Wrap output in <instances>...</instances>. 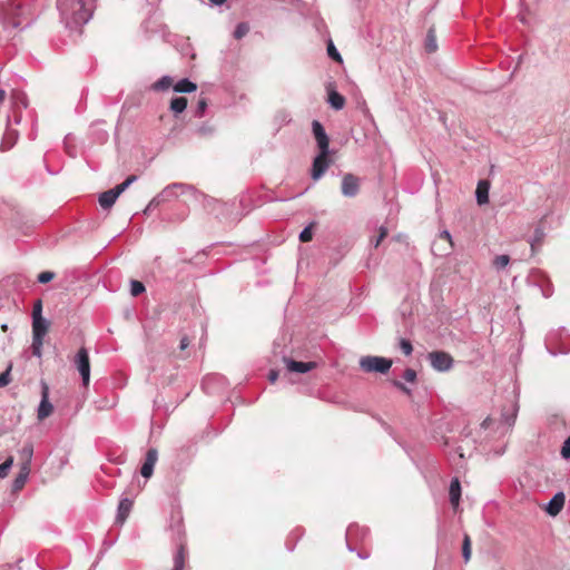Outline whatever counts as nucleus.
<instances>
[{
    "instance_id": "f257e3e1",
    "label": "nucleus",
    "mask_w": 570,
    "mask_h": 570,
    "mask_svg": "<svg viewBox=\"0 0 570 570\" xmlns=\"http://www.w3.org/2000/svg\"><path fill=\"white\" fill-rule=\"evenodd\" d=\"M96 0H57L60 20L70 30H80L92 17Z\"/></svg>"
},
{
    "instance_id": "f03ea898",
    "label": "nucleus",
    "mask_w": 570,
    "mask_h": 570,
    "mask_svg": "<svg viewBox=\"0 0 570 570\" xmlns=\"http://www.w3.org/2000/svg\"><path fill=\"white\" fill-rule=\"evenodd\" d=\"M36 8H24L20 1L0 2V23L3 30L26 29L36 20Z\"/></svg>"
},
{
    "instance_id": "7ed1b4c3",
    "label": "nucleus",
    "mask_w": 570,
    "mask_h": 570,
    "mask_svg": "<svg viewBox=\"0 0 570 570\" xmlns=\"http://www.w3.org/2000/svg\"><path fill=\"white\" fill-rule=\"evenodd\" d=\"M519 412V403L517 395H512L501 409L499 419L488 416L481 428L484 430H493L501 435L507 434L513 428Z\"/></svg>"
},
{
    "instance_id": "20e7f679",
    "label": "nucleus",
    "mask_w": 570,
    "mask_h": 570,
    "mask_svg": "<svg viewBox=\"0 0 570 570\" xmlns=\"http://www.w3.org/2000/svg\"><path fill=\"white\" fill-rule=\"evenodd\" d=\"M187 190L195 193V188L191 185L184 183H173L167 185L159 194L151 199L153 206H160L166 202L178 197L179 194H184Z\"/></svg>"
},
{
    "instance_id": "39448f33",
    "label": "nucleus",
    "mask_w": 570,
    "mask_h": 570,
    "mask_svg": "<svg viewBox=\"0 0 570 570\" xmlns=\"http://www.w3.org/2000/svg\"><path fill=\"white\" fill-rule=\"evenodd\" d=\"M392 360L382 356H363L360 360V367L366 373L385 374L392 366Z\"/></svg>"
},
{
    "instance_id": "423d86ee",
    "label": "nucleus",
    "mask_w": 570,
    "mask_h": 570,
    "mask_svg": "<svg viewBox=\"0 0 570 570\" xmlns=\"http://www.w3.org/2000/svg\"><path fill=\"white\" fill-rule=\"evenodd\" d=\"M431 367L436 372H449L453 365L454 360L450 353L444 351H432L426 355Z\"/></svg>"
},
{
    "instance_id": "0eeeda50",
    "label": "nucleus",
    "mask_w": 570,
    "mask_h": 570,
    "mask_svg": "<svg viewBox=\"0 0 570 570\" xmlns=\"http://www.w3.org/2000/svg\"><path fill=\"white\" fill-rule=\"evenodd\" d=\"M75 365L81 376L82 385L87 386L90 381V361L86 347H80L75 356Z\"/></svg>"
},
{
    "instance_id": "6e6552de",
    "label": "nucleus",
    "mask_w": 570,
    "mask_h": 570,
    "mask_svg": "<svg viewBox=\"0 0 570 570\" xmlns=\"http://www.w3.org/2000/svg\"><path fill=\"white\" fill-rule=\"evenodd\" d=\"M360 188L361 179L357 176L351 173H347L343 176L341 184V193L344 197H355L360 193Z\"/></svg>"
},
{
    "instance_id": "1a4fd4ad",
    "label": "nucleus",
    "mask_w": 570,
    "mask_h": 570,
    "mask_svg": "<svg viewBox=\"0 0 570 570\" xmlns=\"http://www.w3.org/2000/svg\"><path fill=\"white\" fill-rule=\"evenodd\" d=\"M312 132L316 140L318 150L324 154H331L330 137L326 134L324 126L318 120L312 121Z\"/></svg>"
},
{
    "instance_id": "9d476101",
    "label": "nucleus",
    "mask_w": 570,
    "mask_h": 570,
    "mask_svg": "<svg viewBox=\"0 0 570 570\" xmlns=\"http://www.w3.org/2000/svg\"><path fill=\"white\" fill-rule=\"evenodd\" d=\"M370 534L366 527H361L356 523L350 524L346 530V547L350 551H354L352 541H364Z\"/></svg>"
},
{
    "instance_id": "9b49d317",
    "label": "nucleus",
    "mask_w": 570,
    "mask_h": 570,
    "mask_svg": "<svg viewBox=\"0 0 570 570\" xmlns=\"http://www.w3.org/2000/svg\"><path fill=\"white\" fill-rule=\"evenodd\" d=\"M331 154L318 153V155L313 159L311 176L314 180H318L330 167L328 156Z\"/></svg>"
},
{
    "instance_id": "f8f14e48",
    "label": "nucleus",
    "mask_w": 570,
    "mask_h": 570,
    "mask_svg": "<svg viewBox=\"0 0 570 570\" xmlns=\"http://www.w3.org/2000/svg\"><path fill=\"white\" fill-rule=\"evenodd\" d=\"M158 460V451L155 448H150L146 452L145 461L141 465L140 473L145 479H149L154 473L155 464Z\"/></svg>"
},
{
    "instance_id": "ddd939ff",
    "label": "nucleus",
    "mask_w": 570,
    "mask_h": 570,
    "mask_svg": "<svg viewBox=\"0 0 570 570\" xmlns=\"http://www.w3.org/2000/svg\"><path fill=\"white\" fill-rule=\"evenodd\" d=\"M284 363L288 372L295 373H307L317 366L316 362H302L288 357H284Z\"/></svg>"
},
{
    "instance_id": "4468645a",
    "label": "nucleus",
    "mask_w": 570,
    "mask_h": 570,
    "mask_svg": "<svg viewBox=\"0 0 570 570\" xmlns=\"http://www.w3.org/2000/svg\"><path fill=\"white\" fill-rule=\"evenodd\" d=\"M566 502V495L562 491L557 492L548 502L546 507V512L551 515L556 517L558 515Z\"/></svg>"
},
{
    "instance_id": "2eb2a0df",
    "label": "nucleus",
    "mask_w": 570,
    "mask_h": 570,
    "mask_svg": "<svg viewBox=\"0 0 570 570\" xmlns=\"http://www.w3.org/2000/svg\"><path fill=\"white\" fill-rule=\"evenodd\" d=\"M53 411V405L49 401L48 395V386L46 384L42 385L41 401L38 406V419L43 420L48 417Z\"/></svg>"
},
{
    "instance_id": "dca6fc26",
    "label": "nucleus",
    "mask_w": 570,
    "mask_h": 570,
    "mask_svg": "<svg viewBox=\"0 0 570 570\" xmlns=\"http://www.w3.org/2000/svg\"><path fill=\"white\" fill-rule=\"evenodd\" d=\"M187 556L186 544L183 539H179L177 549L174 554V567L173 570H184L185 561Z\"/></svg>"
},
{
    "instance_id": "f3484780",
    "label": "nucleus",
    "mask_w": 570,
    "mask_h": 570,
    "mask_svg": "<svg viewBox=\"0 0 570 570\" xmlns=\"http://www.w3.org/2000/svg\"><path fill=\"white\" fill-rule=\"evenodd\" d=\"M18 137V131L16 129L10 128V126H7V129L0 142V150L6 151L11 149L16 145Z\"/></svg>"
},
{
    "instance_id": "a211bd4d",
    "label": "nucleus",
    "mask_w": 570,
    "mask_h": 570,
    "mask_svg": "<svg viewBox=\"0 0 570 570\" xmlns=\"http://www.w3.org/2000/svg\"><path fill=\"white\" fill-rule=\"evenodd\" d=\"M132 500L128 498H124L120 500L117 509L116 522L122 524L128 518L131 509H132Z\"/></svg>"
},
{
    "instance_id": "6ab92c4d",
    "label": "nucleus",
    "mask_w": 570,
    "mask_h": 570,
    "mask_svg": "<svg viewBox=\"0 0 570 570\" xmlns=\"http://www.w3.org/2000/svg\"><path fill=\"white\" fill-rule=\"evenodd\" d=\"M49 323L43 317H35L32 320V337L33 338H45L48 332Z\"/></svg>"
},
{
    "instance_id": "aec40b11",
    "label": "nucleus",
    "mask_w": 570,
    "mask_h": 570,
    "mask_svg": "<svg viewBox=\"0 0 570 570\" xmlns=\"http://www.w3.org/2000/svg\"><path fill=\"white\" fill-rule=\"evenodd\" d=\"M327 102L335 110H341L345 106V98L334 88H327Z\"/></svg>"
},
{
    "instance_id": "412c9836",
    "label": "nucleus",
    "mask_w": 570,
    "mask_h": 570,
    "mask_svg": "<svg viewBox=\"0 0 570 570\" xmlns=\"http://www.w3.org/2000/svg\"><path fill=\"white\" fill-rule=\"evenodd\" d=\"M29 473H30V468L28 466V463H22L19 473L17 474V476L14 478V480L12 482L13 491H20L24 487V484L28 480Z\"/></svg>"
},
{
    "instance_id": "4be33fe9",
    "label": "nucleus",
    "mask_w": 570,
    "mask_h": 570,
    "mask_svg": "<svg viewBox=\"0 0 570 570\" xmlns=\"http://www.w3.org/2000/svg\"><path fill=\"white\" fill-rule=\"evenodd\" d=\"M119 194L115 190V188H111L101 193L99 195L98 202L104 209H108L116 203Z\"/></svg>"
},
{
    "instance_id": "5701e85b",
    "label": "nucleus",
    "mask_w": 570,
    "mask_h": 570,
    "mask_svg": "<svg viewBox=\"0 0 570 570\" xmlns=\"http://www.w3.org/2000/svg\"><path fill=\"white\" fill-rule=\"evenodd\" d=\"M450 502L455 508L461 499V484L458 478H453L449 489Z\"/></svg>"
},
{
    "instance_id": "b1692460",
    "label": "nucleus",
    "mask_w": 570,
    "mask_h": 570,
    "mask_svg": "<svg viewBox=\"0 0 570 570\" xmlns=\"http://www.w3.org/2000/svg\"><path fill=\"white\" fill-rule=\"evenodd\" d=\"M197 90V85L189 80L188 78H184L178 80L174 85V91L180 92V94H190Z\"/></svg>"
},
{
    "instance_id": "393cba45",
    "label": "nucleus",
    "mask_w": 570,
    "mask_h": 570,
    "mask_svg": "<svg viewBox=\"0 0 570 570\" xmlns=\"http://www.w3.org/2000/svg\"><path fill=\"white\" fill-rule=\"evenodd\" d=\"M476 202L479 205L489 202V184L485 180H480L476 188Z\"/></svg>"
},
{
    "instance_id": "a878e982",
    "label": "nucleus",
    "mask_w": 570,
    "mask_h": 570,
    "mask_svg": "<svg viewBox=\"0 0 570 570\" xmlns=\"http://www.w3.org/2000/svg\"><path fill=\"white\" fill-rule=\"evenodd\" d=\"M215 127L210 122L205 121L195 128L194 135L199 138L212 137L215 134Z\"/></svg>"
},
{
    "instance_id": "bb28decb",
    "label": "nucleus",
    "mask_w": 570,
    "mask_h": 570,
    "mask_svg": "<svg viewBox=\"0 0 570 570\" xmlns=\"http://www.w3.org/2000/svg\"><path fill=\"white\" fill-rule=\"evenodd\" d=\"M546 233L541 226L534 229L533 236L530 239L531 250L534 253L542 244Z\"/></svg>"
},
{
    "instance_id": "cd10ccee",
    "label": "nucleus",
    "mask_w": 570,
    "mask_h": 570,
    "mask_svg": "<svg viewBox=\"0 0 570 570\" xmlns=\"http://www.w3.org/2000/svg\"><path fill=\"white\" fill-rule=\"evenodd\" d=\"M169 108L175 115H179L187 108V99L185 97H174L170 100Z\"/></svg>"
},
{
    "instance_id": "c85d7f7f",
    "label": "nucleus",
    "mask_w": 570,
    "mask_h": 570,
    "mask_svg": "<svg viewBox=\"0 0 570 570\" xmlns=\"http://www.w3.org/2000/svg\"><path fill=\"white\" fill-rule=\"evenodd\" d=\"M448 455H449L450 461L453 464L459 465V466L462 465V463L464 461V452H463L462 446H455V448L451 449L448 452Z\"/></svg>"
},
{
    "instance_id": "c756f323",
    "label": "nucleus",
    "mask_w": 570,
    "mask_h": 570,
    "mask_svg": "<svg viewBox=\"0 0 570 570\" xmlns=\"http://www.w3.org/2000/svg\"><path fill=\"white\" fill-rule=\"evenodd\" d=\"M173 78L170 76H163L160 79L151 85L154 91H164L171 87Z\"/></svg>"
},
{
    "instance_id": "7c9ffc66",
    "label": "nucleus",
    "mask_w": 570,
    "mask_h": 570,
    "mask_svg": "<svg viewBox=\"0 0 570 570\" xmlns=\"http://www.w3.org/2000/svg\"><path fill=\"white\" fill-rule=\"evenodd\" d=\"M12 108L26 109L28 107V99L23 92L16 91L11 96Z\"/></svg>"
},
{
    "instance_id": "2f4dec72",
    "label": "nucleus",
    "mask_w": 570,
    "mask_h": 570,
    "mask_svg": "<svg viewBox=\"0 0 570 570\" xmlns=\"http://www.w3.org/2000/svg\"><path fill=\"white\" fill-rule=\"evenodd\" d=\"M462 557H463L465 563L469 562V560L471 558V539L468 533H464V535H463Z\"/></svg>"
},
{
    "instance_id": "473e14b6",
    "label": "nucleus",
    "mask_w": 570,
    "mask_h": 570,
    "mask_svg": "<svg viewBox=\"0 0 570 570\" xmlns=\"http://www.w3.org/2000/svg\"><path fill=\"white\" fill-rule=\"evenodd\" d=\"M436 48H438V46H436L434 30L430 29L428 31L426 39H425V49L428 52H434L436 50Z\"/></svg>"
},
{
    "instance_id": "72a5a7b5",
    "label": "nucleus",
    "mask_w": 570,
    "mask_h": 570,
    "mask_svg": "<svg viewBox=\"0 0 570 570\" xmlns=\"http://www.w3.org/2000/svg\"><path fill=\"white\" fill-rule=\"evenodd\" d=\"M316 225L315 222H312L309 225H307L301 233H299V240L302 243H307L312 240L313 238V227Z\"/></svg>"
},
{
    "instance_id": "f704fd0d",
    "label": "nucleus",
    "mask_w": 570,
    "mask_h": 570,
    "mask_svg": "<svg viewBox=\"0 0 570 570\" xmlns=\"http://www.w3.org/2000/svg\"><path fill=\"white\" fill-rule=\"evenodd\" d=\"M219 380H220V377L217 375H208V376L204 377V380L202 382V387L204 389V391L206 393L210 394V393H213L212 385Z\"/></svg>"
},
{
    "instance_id": "c9c22d12",
    "label": "nucleus",
    "mask_w": 570,
    "mask_h": 570,
    "mask_svg": "<svg viewBox=\"0 0 570 570\" xmlns=\"http://www.w3.org/2000/svg\"><path fill=\"white\" fill-rule=\"evenodd\" d=\"M510 263V256L509 255H498L494 257L493 259V266L498 269V271H501L503 268H505Z\"/></svg>"
},
{
    "instance_id": "e433bc0d",
    "label": "nucleus",
    "mask_w": 570,
    "mask_h": 570,
    "mask_svg": "<svg viewBox=\"0 0 570 570\" xmlns=\"http://www.w3.org/2000/svg\"><path fill=\"white\" fill-rule=\"evenodd\" d=\"M146 291L145 285L140 281H130V294L134 297L141 295Z\"/></svg>"
},
{
    "instance_id": "4c0bfd02",
    "label": "nucleus",
    "mask_w": 570,
    "mask_h": 570,
    "mask_svg": "<svg viewBox=\"0 0 570 570\" xmlns=\"http://www.w3.org/2000/svg\"><path fill=\"white\" fill-rule=\"evenodd\" d=\"M137 176L136 175H130L128 176L125 181H122L121 184L115 186V190L120 195L122 194L132 183H135L137 180Z\"/></svg>"
},
{
    "instance_id": "58836bf2",
    "label": "nucleus",
    "mask_w": 570,
    "mask_h": 570,
    "mask_svg": "<svg viewBox=\"0 0 570 570\" xmlns=\"http://www.w3.org/2000/svg\"><path fill=\"white\" fill-rule=\"evenodd\" d=\"M249 31V26L246 23V22H239L235 30H234V38L235 39H242L243 37H245Z\"/></svg>"
},
{
    "instance_id": "ea45409f",
    "label": "nucleus",
    "mask_w": 570,
    "mask_h": 570,
    "mask_svg": "<svg viewBox=\"0 0 570 570\" xmlns=\"http://www.w3.org/2000/svg\"><path fill=\"white\" fill-rule=\"evenodd\" d=\"M42 345H43L42 338H33L32 337V344H31L32 354L38 358H40L42 356Z\"/></svg>"
},
{
    "instance_id": "a19ab883",
    "label": "nucleus",
    "mask_w": 570,
    "mask_h": 570,
    "mask_svg": "<svg viewBox=\"0 0 570 570\" xmlns=\"http://www.w3.org/2000/svg\"><path fill=\"white\" fill-rule=\"evenodd\" d=\"M33 455V448L31 444H27L21 450V458L23 459V463H28L30 468L31 459Z\"/></svg>"
},
{
    "instance_id": "79ce46f5",
    "label": "nucleus",
    "mask_w": 570,
    "mask_h": 570,
    "mask_svg": "<svg viewBox=\"0 0 570 570\" xmlns=\"http://www.w3.org/2000/svg\"><path fill=\"white\" fill-rule=\"evenodd\" d=\"M327 55L331 59L335 61H342V57L332 40H330L327 45Z\"/></svg>"
},
{
    "instance_id": "37998d69",
    "label": "nucleus",
    "mask_w": 570,
    "mask_h": 570,
    "mask_svg": "<svg viewBox=\"0 0 570 570\" xmlns=\"http://www.w3.org/2000/svg\"><path fill=\"white\" fill-rule=\"evenodd\" d=\"M13 464V458L9 456L4 462L0 464V479L6 478Z\"/></svg>"
},
{
    "instance_id": "c03bdc74",
    "label": "nucleus",
    "mask_w": 570,
    "mask_h": 570,
    "mask_svg": "<svg viewBox=\"0 0 570 570\" xmlns=\"http://www.w3.org/2000/svg\"><path fill=\"white\" fill-rule=\"evenodd\" d=\"M399 347L406 356L411 355L413 352L412 343L407 338H401L399 342Z\"/></svg>"
},
{
    "instance_id": "a18cd8bd",
    "label": "nucleus",
    "mask_w": 570,
    "mask_h": 570,
    "mask_svg": "<svg viewBox=\"0 0 570 570\" xmlns=\"http://www.w3.org/2000/svg\"><path fill=\"white\" fill-rule=\"evenodd\" d=\"M558 335H559V333H558V332H550V333L548 334V336L546 337V347H547L548 352H549L551 355H553V356H556V355L558 354V352H557V351H554V350L551 347V344H552V342L557 338V336H558Z\"/></svg>"
},
{
    "instance_id": "49530a36",
    "label": "nucleus",
    "mask_w": 570,
    "mask_h": 570,
    "mask_svg": "<svg viewBox=\"0 0 570 570\" xmlns=\"http://www.w3.org/2000/svg\"><path fill=\"white\" fill-rule=\"evenodd\" d=\"M207 108V101L205 98H202L198 100L197 106L194 110L195 117L202 118L206 111Z\"/></svg>"
},
{
    "instance_id": "de8ad7c7",
    "label": "nucleus",
    "mask_w": 570,
    "mask_h": 570,
    "mask_svg": "<svg viewBox=\"0 0 570 570\" xmlns=\"http://www.w3.org/2000/svg\"><path fill=\"white\" fill-rule=\"evenodd\" d=\"M56 274L53 272H50V271H46V272H42L38 275V282L40 284H46V283H49L50 281H52L55 278Z\"/></svg>"
},
{
    "instance_id": "09e8293b",
    "label": "nucleus",
    "mask_w": 570,
    "mask_h": 570,
    "mask_svg": "<svg viewBox=\"0 0 570 570\" xmlns=\"http://www.w3.org/2000/svg\"><path fill=\"white\" fill-rule=\"evenodd\" d=\"M21 121V114L18 108H12V115L8 116V125L10 126L11 122H14L16 125H19Z\"/></svg>"
},
{
    "instance_id": "8fccbe9b",
    "label": "nucleus",
    "mask_w": 570,
    "mask_h": 570,
    "mask_svg": "<svg viewBox=\"0 0 570 570\" xmlns=\"http://www.w3.org/2000/svg\"><path fill=\"white\" fill-rule=\"evenodd\" d=\"M10 371L11 365H9L8 368L0 374V387L6 386L11 382Z\"/></svg>"
},
{
    "instance_id": "3c124183",
    "label": "nucleus",
    "mask_w": 570,
    "mask_h": 570,
    "mask_svg": "<svg viewBox=\"0 0 570 570\" xmlns=\"http://www.w3.org/2000/svg\"><path fill=\"white\" fill-rule=\"evenodd\" d=\"M386 235H387V229H386V227L381 226V227H380V233H379L377 237H376L374 240H372L373 246H374V247H379V245H380V244H381V242L386 237Z\"/></svg>"
},
{
    "instance_id": "603ef678",
    "label": "nucleus",
    "mask_w": 570,
    "mask_h": 570,
    "mask_svg": "<svg viewBox=\"0 0 570 570\" xmlns=\"http://www.w3.org/2000/svg\"><path fill=\"white\" fill-rule=\"evenodd\" d=\"M561 455L563 459H570V436L566 439L561 448Z\"/></svg>"
},
{
    "instance_id": "864d4df0",
    "label": "nucleus",
    "mask_w": 570,
    "mask_h": 570,
    "mask_svg": "<svg viewBox=\"0 0 570 570\" xmlns=\"http://www.w3.org/2000/svg\"><path fill=\"white\" fill-rule=\"evenodd\" d=\"M403 379L406 382L413 383L416 380V372L413 368H406L403 373Z\"/></svg>"
},
{
    "instance_id": "5fc2aeb1",
    "label": "nucleus",
    "mask_w": 570,
    "mask_h": 570,
    "mask_svg": "<svg viewBox=\"0 0 570 570\" xmlns=\"http://www.w3.org/2000/svg\"><path fill=\"white\" fill-rule=\"evenodd\" d=\"M41 311H42V305H41V301L38 299L35 305H33V311H32V320H35V317H42L41 316Z\"/></svg>"
},
{
    "instance_id": "6e6d98bb",
    "label": "nucleus",
    "mask_w": 570,
    "mask_h": 570,
    "mask_svg": "<svg viewBox=\"0 0 570 570\" xmlns=\"http://www.w3.org/2000/svg\"><path fill=\"white\" fill-rule=\"evenodd\" d=\"M393 385L396 389L401 390L402 392H404L409 395L411 394V390L406 385H404L401 381H397V380L393 381Z\"/></svg>"
},
{
    "instance_id": "4d7b16f0",
    "label": "nucleus",
    "mask_w": 570,
    "mask_h": 570,
    "mask_svg": "<svg viewBox=\"0 0 570 570\" xmlns=\"http://www.w3.org/2000/svg\"><path fill=\"white\" fill-rule=\"evenodd\" d=\"M439 237L442 238V239H445L450 243V248L453 247V243H452V236L450 234L449 230H442L440 234H439Z\"/></svg>"
},
{
    "instance_id": "13d9d810",
    "label": "nucleus",
    "mask_w": 570,
    "mask_h": 570,
    "mask_svg": "<svg viewBox=\"0 0 570 570\" xmlns=\"http://www.w3.org/2000/svg\"><path fill=\"white\" fill-rule=\"evenodd\" d=\"M67 139H68V136L66 137L65 139V148H66V151L67 154L70 156V157H76L77 156V151L73 147L69 146L67 144Z\"/></svg>"
},
{
    "instance_id": "bf43d9fd",
    "label": "nucleus",
    "mask_w": 570,
    "mask_h": 570,
    "mask_svg": "<svg viewBox=\"0 0 570 570\" xmlns=\"http://www.w3.org/2000/svg\"><path fill=\"white\" fill-rule=\"evenodd\" d=\"M278 379V372L276 370H271L268 373V381L271 383H275Z\"/></svg>"
},
{
    "instance_id": "052dcab7",
    "label": "nucleus",
    "mask_w": 570,
    "mask_h": 570,
    "mask_svg": "<svg viewBox=\"0 0 570 570\" xmlns=\"http://www.w3.org/2000/svg\"><path fill=\"white\" fill-rule=\"evenodd\" d=\"M188 345H189V340H188V337H187V336L181 337L180 343H179V347H180V350H185V348H187V347H188Z\"/></svg>"
},
{
    "instance_id": "680f3d73",
    "label": "nucleus",
    "mask_w": 570,
    "mask_h": 570,
    "mask_svg": "<svg viewBox=\"0 0 570 570\" xmlns=\"http://www.w3.org/2000/svg\"><path fill=\"white\" fill-rule=\"evenodd\" d=\"M158 206H153L151 205V200L148 203V205L146 206L145 210H144V214H149L151 213L155 208H157Z\"/></svg>"
},
{
    "instance_id": "e2e57ef3",
    "label": "nucleus",
    "mask_w": 570,
    "mask_h": 570,
    "mask_svg": "<svg viewBox=\"0 0 570 570\" xmlns=\"http://www.w3.org/2000/svg\"><path fill=\"white\" fill-rule=\"evenodd\" d=\"M4 99H6V91L2 88H0V104H2L4 101Z\"/></svg>"
},
{
    "instance_id": "0e129e2a",
    "label": "nucleus",
    "mask_w": 570,
    "mask_h": 570,
    "mask_svg": "<svg viewBox=\"0 0 570 570\" xmlns=\"http://www.w3.org/2000/svg\"><path fill=\"white\" fill-rule=\"evenodd\" d=\"M215 6H222L226 0H209Z\"/></svg>"
},
{
    "instance_id": "69168bd1",
    "label": "nucleus",
    "mask_w": 570,
    "mask_h": 570,
    "mask_svg": "<svg viewBox=\"0 0 570 570\" xmlns=\"http://www.w3.org/2000/svg\"><path fill=\"white\" fill-rule=\"evenodd\" d=\"M358 558L361 559H367L368 558V553H362V552H358L357 553Z\"/></svg>"
},
{
    "instance_id": "338daca9",
    "label": "nucleus",
    "mask_w": 570,
    "mask_h": 570,
    "mask_svg": "<svg viewBox=\"0 0 570 570\" xmlns=\"http://www.w3.org/2000/svg\"><path fill=\"white\" fill-rule=\"evenodd\" d=\"M444 446H450V441L448 438H444Z\"/></svg>"
},
{
    "instance_id": "774afa93",
    "label": "nucleus",
    "mask_w": 570,
    "mask_h": 570,
    "mask_svg": "<svg viewBox=\"0 0 570 570\" xmlns=\"http://www.w3.org/2000/svg\"><path fill=\"white\" fill-rule=\"evenodd\" d=\"M543 295H544L546 297H549L551 294H550V293H548V292H543Z\"/></svg>"
}]
</instances>
